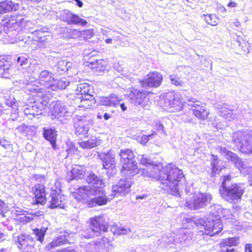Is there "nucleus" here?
Listing matches in <instances>:
<instances>
[{"label": "nucleus", "instance_id": "obj_2", "mask_svg": "<svg viewBox=\"0 0 252 252\" xmlns=\"http://www.w3.org/2000/svg\"><path fill=\"white\" fill-rule=\"evenodd\" d=\"M86 181L89 184L92 185V187L88 186L79 188L78 192L82 198L86 200L89 207L105 205L111 199V197L106 196V193L103 189L104 184L95 175L90 174Z\"/></svg>", "mask_w": 252, "mask_h": 252}, {"label": "nucleus", "instance_id": "obj_19", "mask_svg": "<svg viewBox=\"0 0 252 252\" xmlns=\"http://www.w3.org/2000/svg\"><path fill=\"white\" fill-rule=\"evenodd\" d=\"M162 81L161 74L157 72H150L141 81V86L144 88H157L160 86Z\"/></svg>", "mask_w": 252, "mask_h": 252}, {"label": "nucleus", "instance_id": "obj_41", "mask_svg": "<svg viewBox=\"0 0 252 252\" xmlns=\"http://www.w3.org/2000/svg\"><path fill=\"white\" fill-rule=\"evenodd\" d=\"M29 56L27 54H22L16 59V63L22 66H26L29 63Z\"/></svg>", "mask_w": 252, "mask_h": 252}, {"label": "nucleus", "instance_id": "obj_60", "mask_svg": "<svg viewBox=\"0 0 252 252\" xmlns=\"http://www.w3.org/2000/svg\"><path fill=\"white\" fill-rule=\"evenodd\" d=\"M212 166V174L214 175L216 174V171H218V169L217 168V164L215 161H214L211 163Z\"/></svg>", "mask_w": 252, "mask_h": 252}, {"label": "nucleus", "instance_id": "obj_4", "mask_svg": "<svg viewBox=\"0 0 252 252\" xmlns=\"http://www.w3.org/2000/svg\"><path fill=\"white\" fill-rule=\"evenodd\" d=\"M230 175L223 176L219 190L222 198L227 202L237 203L241 200L245 192V187L242 184L232 183Z\"/></svg>", "mask_w": 252, "mask_h": 252}, {"label": "nucleus", "instance_id": "obj_51", "mask_svg": "<svg viewBox=\"0 0 252 252\" xmlns=\"http://www.w3.org/2000/svg\"><path fill=\"white\" fill-rule=\"evenodd\" d=\"M156 128L157 130L162 134H166V132L164 130V126L161 123H157L156 124Z\"/></svg>", "mask_w": 252, "mask_h": 252}, {"label": "nucleus", "instance_id": "obj_30", "mask_svg": "<svg viewBox=\"0 0 252 252\" xmlns=\"http://www.w3.org/2000/svg\"><path fill=\"white\" fill-rule=\"evenodd\" d=\"M69 83V81L65 78H63L60 80H55L54 78L49 90L57 91L64 89Z\"/></svg>", "mask_w": 252, "mask_h": 252}, {"label": "nucleus", "instance_id": "obj_20", "mask_svg": "<svg viewBox=\"0 0 252 252\" xmlns=\"http://www.w3.org/2000/svg\"><path fill=\"white\" fill-rule=\"evenodd\" d=\"M18 248L22 252H33L34 241L29 235L22 234L18 238Z\"/></svg>", "mask_w": 252, "mask_h": 252}, {"label": "nucleus", "instance_id": "obj_8", "mask_svg": "<svg viewBox=\"0 0 252 252\" xmlns=\"http://www.w3.org/2000/svg\"><path fill=\"white\" fill-rule=\"evenodd\" d=\"M90 221V227L80 234L82 238L89 239L94 236H98L101 232H104L107 231L108 227L104 215H101L91 218Z\"/></svg>", "mask_w": 252, "mask_h": 252}, {"label": "nucleus", "instance_id": "obj_62", "mask_svg": "<svg viewBox=\"0 0 252 252\" xmlns=\"http://www.w3.org/2000/svg\"><path fill=\"white\" fill-rule=\"evenodd\" d=\"M21 221L24 223H27L30 221L32 219L29 217L24 216L20 218Z\"/></svg>", "mask_w": 252, "mask_h": 252}, {"label": "nucleus", "instance_id": "obj_18", "mask_svg": "<svg viewBox=\"0 0 252 252\" xmlns=\"http://www.w3.org/2000/svg\"><path fill=\"white\" fill-rule=\"evenodd\" d=\"M131 185L130 180L121 179L117 184L114 185L112 188V193L109 195L111 196L110 199L113 198L115 196H124L128 193Z\"/></svg>", "mask_w": 252, "mask_h": 252}, {"label": "nucleus", "instance_id": "obj_31", "mask_svg": "<svg viewBox=\"0 0 252 252\" xmlns=\"http://www.w3.org/2000/svg\"><path fill=\"white\" fill-rule=\"evenodd\" d=\"M101 143V140L95 136H92L87 141L78 142V144L83 149H92Z\"/></svg>", "mask_w": 252, "mask_h": 252}, {"label": "nucleus", "instance_id": "obj_14", "mask_svg": "<svg viewBox=\"0 0 252 252\" xmlns=\"http://www.w3.org/2000/svg\"><path fill=\"white\" fill-rule=\"evenodd\" d=\"M160 104L170 112H176L182 110L183 104L179 97L175 96L172 93H168L160 100Z\"/></svg>", "mask_w": 252, "mask_h": 252}, {"label": "nucleus", "instance_id": "obj_16", "mask_svg": "<svg viewBox=\"0 0 252 252\" xmlns=\"http://www.w3.org/2000/svg\"><path fill=\"white\" fill-rule=\"evenodd\" d=\"M73 114V112L61 102H57L52 111V116L59 120L62 123H65Z\"/></svg>", "mask_w": 252, "mask_h": 252}, {"label": "nucleus", "instance_id": "obj_64", "mask_svg": "<svg viewBox=\"0 0 252 252\" xmlns=\"http://www.w3.org/2000/svg\"><path fill=\"white\" fill-rule=\"evenodd\" d=\"M245 252H252V245L248 244L245 246Z\"/></svg>", "mask_w": 252, "mask_h": 252}, {"label": "nucleus", "instance_id": "obj_59", "mask_svg": "<svg viewBox=\"0 0 252 252\" xmlns=\"http://www.w3.org/2000/svg\"><path fill=\"white\" fill-rule=\"evenodd\" d=\"M0 145L5 148H6L7 146L10 145L9 142L5 139L0 140Z\"/></svg>", "mask_w": 252, "mask_h": 252}, {"label": "nucleus", "instance_id": "obj_44", "mask_svg": "<svg viewBox=\"0 0 252 252\" xmlns=\"http://www.w3.org/2000/svg\"><path fill=\"white\" fill-rule=\"evenodd\" d=\"M205 20L206 22L211 26H216L218 24V18L214 15H206Z\"/></svg>", "mask_w": 252, "mask_h": 252}, {"label": "nucleus", "instance_id": "obj_32", "mask_svg": "<svg viewBox=\"0 0 252 252\" xmlns=\"http://www.w3.org/2000/svg\"><path fill=\"white\" fill-rule=\"evenodd\" d=\"M72 63L66 60L59 61L54 66V69L59 74H63L69 70L72 66Z\"/></svg>", "mask_w": 252, "mask_h": 252}, {"label": "nucleus", "instance_id": "obj_56", "mask_svg": "<svg viewBox=\"0 0 252 252\" xmlns=\"http://www.w3.org/2000/svg\"><path fill=\"white\" fill-rule=\"evenodd\" d=\"M43 225L40 228H39V229L44 234H46L47 230L48 229V222H46L45 223H43Z\"/></svg>", "mask_w": 252, "mask_h": 252}, {"label": "nucleus", "instance_id": "obj_21", "mask_svg": "<svg viewBox=\"0 0 252 252\" xmlns=\"http://www.w3.org/2000/svg\"><path fill=\"white\" fill-rule=\"evenodd\" d=\"M128 97L131 103L135 105H141L143 107L146 106L145 102L147 97L145 92L134 90L129 93Z\"/></svg>", "mask_w": 252, "mask_h": 252}, {"label": "nucleus", "instance_id": "obj_35", "mask_svg": "<svg viewBox=\"0 0 252 252\" xmlns=\"http://www.w3.org/2000/svg\"><path fill=\"white\" fill-rule=\"evenodd\" d=\"M62 31L66 38H76L81 34L79 31L66 27L63 28Z\"/></svg>", "mask_w": 252, "mask_h": 252}, {"label": "nucleus", "instance_id": "obj_58", "mask_svg": "<svg viewBox=\"0 0 252 252\" xmlns=\"http://www.w3.org/2000/svg\"><path fill=\"white\" fill-rule=\"evenodd\" d=\"M185 191L188 195H190L194 192V189L191 186L187 187Z\"/></svg>", "mask_w": 252, "mask_h": 252}, {"label": "nucleus", "instance_id": "obj_3", "mask_svg": "<svg viewBox=\"0 0 252 252\" xmlns=\"http://www.w3.org/2000/svg\"><path fill=\"white\" fill-rule=\"evenodd\" d=\"M213 207L214 210H212L211 213L208 215L207 220L200 219L195 222L197 225L200 224L203 227L204 230L201 231L211 236L218 234L222 230L223 226L220 221V216L223 211L228 212L226 209L223 210L220 205H214Z\"/></svg>", "mask_w": 252, "mask_h": 252}, {"label": "nucleus", "instance_id": "obj_28", "mask_svg": "<svg viewBox=\"0 0 252 252\" xmlns=\"http://www.w3.org/2000/svg\"><path fill=\"white\" fill-rule=\"evenodd\" d=\"M68 237L69 234L67 231L64 230L61 232L60 235L54 238L53 241L46 247V249L49 251L53 248L67 243L68 241Z\"/></svg>", "mask_w": 252, "mask_h": 252}, {"label": "nucleus", "instance_id": "obj_37", "mask_svg": "<svg viewBox=\"0 0 252 252\" xmlns=\"http://www.w3.org/2000/svg\"><path fill=\"white\" fill-rule=\"evenodd\" d=\"M239 237H236L224 239L222 240L220 245L223 247L235 246L239 243Z\"/></svg>", "mask_w": 252, "mask_h": 252}, {"label": "nucleus", "instance_id": "obj_50", "mask_svg": "<svg viewBox=\"0 0 252 252\" xmlns=\"http://www.w3.org/2000/svg\"><path fill=\"white\" fill-rule=\"evenodd\" d=\"M84 36L85 38H91L93 35L94 32L92 30H87L82 32V33H81Z\"/></svg>", "mask_w": 252, "mask_h": 252}, {"label": "nucleus", "instance_id": "obj_24", "mask_svg": "<svg viewBox=\"0 0 252 252\" xmlns=\"http://www.w3.org/2000/svg\"><path fill=\"white\" fill-rule=\"evenodd\" d=\"M50 197L51 198L49 206L50 208H64L65 205L64 195L61 194V193L58 192V190H56L55 191L52 192Z\"/></svg>", "mask_w": 252, "mask_h": 252}, {"label": "nucleus", "instance_id": "obj_46", "mask_svg": "<svg viewBox=\"0 0 252 252\" xmlns=\"http://www.w3.org/2000/svg\"><path fill=\"white\" fill-rule=\"evenodd\" d=\"M169 78L172 84L176 86L183 85V82L177 75L172 74L170 75Z\"/></svg>", "mask_w": 252, "mask_h": 252}, {"label": "nucleus", "instance_id": "obj_39", "mask_svg": "<svg viewBox=\"0 0 252 252\" xmlns=\"http://www.w3.org/2000/svg\"><path fill=\"white\" fill-rule=\"evenodd\" d=\"M51 39V36H44L40 37V38L36 39L35 41L37 42V45L41 49H44L46 47L48 44L50 39Z\"/></svg>", "mask_w": 252, "mask_h": 252}, {"label": "nucleus", "instance_id": "obj_42", "mask_svg": "<svg viewBox=\"0 0 252 252\" xmlns=\"http://www.w3.org/2000/svg\"><path fill=\"white\" fill-rule=\"evenodd\" d=\"M212 125L213 127L217 129H221L225 128L227 125L225 123L222 122L217 118H214L212 122Z\"/></svg>", "mask_w": 252, "mask_h": 252}, {"label": "nucleus", "instance_id": "obj_26", "mask_svg": "<svg viewBox=\"0 0 252 252\" xmlns=\"http://www.w3.org/2000/svg\"><path fill=\"white\" fill-rule=\"evenodd\" d=\"M35 202L37 204H43L46 201L45 187L43 184H36L32 189Z\"/></svg>", "mask_w": 252, "mask_h": 252}, {"label": "nucleus", "instance_id": "obj_15", "mask_svg": "<svg viewBox=\"0 0 252 252\" xmlns=\"http://www.w3.org/2000/svg\"><path fill=\"white\" fill-rule=\"evenodd\" d=\"M188 105L197 118L201 120H205L208 118L209 111L200 101L194 98H190L188 100Z\"/></svg>", "mask_w": 252, "mask_h": 252}, {"label": "nucleus", "instance_id": "obj_45", "mask_svg": "<svg viewBox=\"0 0 252 252\" xmlns=\"http://www.w3.org/2000/svg\"><path fill=\"white\" fill-rule=\"evenodd\" d=\"M156 134L155 132H153L151 134L148 135H143L141 137H138L137 140L142 145H145L151 138H153Z\"/></svg>", "mask_w": 252, "mask_h": 252}, {"label": "nucleus", "instance_id": "obj_40", "mask_svg": "<svg viewBox=\"0 0 252 252\" xmlns=\"http://www.w3.org/2000/svg\"><path fill=\"white\" fill-rule=\"evenodd\" d=\"M93 68H95L97 70L101 71L103 69L104 67L106 65V63L104 60L96 59L95 62L91 63Z\"/></svg>", "mask_w": 252, "mask_h": 252}, {"label": "nucleus", "instance_id": "obj_10", "mask_svg": "<svg viewBox=\"0 0 252 252\" xmlns=\"http://www.w3.org/2000/svg\"><path fill=\"white\" fill-rule=\"evenodd\" d=\"M212 196L209 193H199L186 200L185 206L190 210H195L205 207L211 203Z\"/></svg>", "mask_w": 252, "mask_h": 252}, {"label": "nucleus", "instance_id": "obj_48", "mask_svg": "<svg viewBox=\"0 0 252 252\" xmlns=\"http://www.w3.org/2000/svg\"><path fill=\"white\" fill-rule=\"evenodd\" d=\"M67 147L66 150L67 155H73L77 151V148L72 142H68Z\"/></svg>", "mask_w": 252, "mask_h": 252}, {"label": "nucleus", "instance_id": "obj_36", "mask_svg": "<svg viewBox=\"0 0 252 252\" xmlns=\"http://www.w3.org/2000/svg\"><path fill=\"white\" fill-rule=\"evenodd\" d=\"M31 35H32V36L30 37L32 38L33 40L38 39L40 38V37L50 35L48 31V29L45 28H42L35 30L31 33Z\"/></svg>", "mask_w": 252, "mask_h": 252}, {"label": "nucleus", "instance_id": "obj_9", "mask_svg": "<svg viewBox=\"0 0 252 252\" xmlns=\"http://www.w3.org/2000/svg\"><path fill=\"white\" fill-rule=\"evenodd\" d=\"M232 142L238 150L243 153L252 154V133L238 131L232 136Z\"/></svg>", "mask_w": 252, "mask_h": 252}, {"label": "nucleus", "instance_id": "obj_23", "mask_svg": "<svg viewBox=\"0 0 252 252\" xmlns=\"http://www.w3.org/2000/svg\"><path fill=\"white\" fill-rule=\"evenodd\" d=\"M98 157L103 162V168L106 169H113L115 167V156L113 152L98 154Z\"/></svg>", "mask_w": 252, "mask_h": 252}, {"label": "nucleus", "instance_id": "obj_25", "mask_svg": "<svg viewBox=\"0 0 252 252\" xmlns=\"http://www.w3.org/2000/svg\"><path fill=\"white\" fill-rule=\"evenodd\" d=\"M174 243H186L189 241L192 237L191 231L184 228L178 230L176 233L173 236Z\"/></svg>", "mask_w": 252, "mask_h": 252}, {"label": "nucleus", "instance_id": "obj_57", "mask_svg": "<svg viewBox=\"0 0 252 252\" xmlns=\"http://www.w3.org/2000/svg\"><path fill=\"white\" fill-rule=\"evenodd\" d=\"M5 104L7 106H9V107H11V108L14 107H16L15 101H14L13 100L11 99L10 100H6Z\"/></svg>", "mask_w": 252, "mask_h": 252}, {"label": "nucleus", "instance_id": "obj_22", "mask_svg": "<svg viewBox=\"0 0 252 252\" xmlns=\"http://www.w3.org/2000/svg\"><path fill=\"white\" fill-rule=\"evenodd\" d=\"M86 172L84 165L75 164L72 167L71 170L67 173L66 180L67 182H70L73 180L82 179L84 177Z\"/></svg>", "mask_w": 252, "mask_h": 252}, {"label": "nucleus", "instance_id": "obj_5", "mask_svg": "<svg viewBox=\"0 0 252 252\" xmlns=\"http://www.w3.org/2000/svg\"><path fill=\"white\" fill-rule=\"evenodd\" d=\"M27 89L32 93H37V97L31 105H28L24 109V113L29 119H32L35 115L41 114V111L48 103V98L42 92L43 90L36 86L35 83L28 85Z\"/></svg>", "mask_w": 252, "mask_h": 252}, {"label": "nucleus", "instance_id": "obj_11", "mask_svg": "<svg viewBox=\"0 0 252 252\" xmlns=\"http://www.w3.org/2000/svg\"><path fill=\"white\" fill-rule=\"evenodd\" d=\"M76 92L78 95L81 96L79 98L81 100V104L79 105L80 107L81 106L86 108L91 105V101L94 99L92 94L93 93V87L89 84L86 83H80L77 85Z\"/></svg>", "mask_w": 252, "mask_h": 252}, {"label": "nucleus", "instance_id": "obj_29", "mask_svg": "<svg viewBox=\"0 0 252 252\" xmlns=\"http://www.w3.org/2000/svg\"><path fill=\"white\" fill-rule=\"evenodd\" d=\"M54 77L52 72L47 70L42 71L38 76L39 83L49 90Z\"/></svg>", "mask_w": 252, "mask_h": 252}, {"label": "nucleus", "instance_id": "obj_7", "mask_svg": "<svg viewBox=\"0 0 252 252\" xmlns=\"http://www.w3.org/2000/svg\"><path fill=\"white\" fill-rule=\"evenodd\" d=\"M120 161L122 164V172L128 177L138 174L139 169L137 167L135 156L132 150L129 149L121 150L120 154Z\"/></svg>", "mask_w": 252, "mask_h": 252}, {"label": "nucleus", "instance_id": "obj_38", "mask_svg": "<svg viewBox=\"0 0 252 252\" xmlns=\"http://www.w3.org/2000/svg\"><path fill=\"white\" fill-rule=\"evenodd\" d=\"M0 5L2 13L12 10L14 6L12 1L8 0L0 2Z\"/></svg>", "mask_w": 252, "mask_h": 252}, {"label": "nucleus", "instance_id": "obj_17", "mask_svg": "<svg viewBox=\"0 0 252 252\" xmlns=\"http://www.w3.org/2000/svg\"><path fill=\"white\" fill-rule=\"evenodd\" d=\"M58 16L62 21L66 22L69 25H77L84 27L88 23L86 20L67 9L61 11Z\"/></svg>", "mask_w": 252, "mask_h": 252}, {"label": "nucleus", "instance_id": "obj_61", "mask_svg": "<svg viewBox=\"0 0 252 252\" xmlns=\"http://www.w3.org/2000/svg\"><path fill=\"white\" fill-rule=\"evenodd\" d=\"M35 178L36 181L39 182H42L44 181V177L41 175H35Z\"/></svg>", "mask_w": 252, "mask_h": 252}, {"label": "nucleus", "instance_id": "obj_12", "mask_svg": "<svg viewBox=\"0 0 252 252\" xmlns=\"http://www.w3.org/2000/svg\"><path fill=\"white\" fill-rule=\"evenodd\" d=\"M75 134L78 136L87 134L89 126L93 124L91 115L85 114L83 116L75 115L73 118Z\"/></svg>", "mask_w": 252, "mask_h": 252}, {"label": "nucleus", "instance_id": "obj_63", "mask_svg": "<svg viewBox=\"0 0 252 252\" xmlns=\"http://www.w3.org/2000/svg\"><path fill=\"white\" fill-rule=\"evenodd\" d=\"M12 109V113L11 114L10 117H13V115H15V118H17L18 115V109H17L16 107H14Z\"/></svg>", "mask_w": 252, "mask_h": 252}, {"label": "nucleus", "instance_id": "obj_52", "mask_svg": "<svg viewBox=\"0 0 252 252\" xmlns=\"http://www.w3.org/2000/svg\"><path fill=\"white\" fill-rule=\"evenodd\" d=\"M7 205L3 201L0 199V214L4 216V213L6 211Z\"/></svg>", "mask_w": 252, "mask_h": 252}, {"label": "nucleus", "instance_id": "obj_1", "mask_svg": "<svg viewBox=\"0 0 252 252\" xmlns=\"http://www.w3.org/2000/svg\"><path fill=\"white\" fill-rule=\"evenodd\" d=\"M140 161L146 167L142 173L145 174L146 172V176L159 181L160 189L175 196H180L179 183L185 179L181 170L172 164L163 167L160 163H155L146 155H142Z\"/></svg>", "mask_w": 252, "mask_h": 252}, {"label": "nucleus", "instance_id": "obj_55", "mask_svg": "<svg viewBox=\"0 0 252 252\" xmlns=\"http://www.w3.org/2000/svg\"><path fill=\"white\" fill-rule=\"evenodd\" d=\"M52 191H55L56 190H58V192L61 193V189L60 183L58 182L55 183L54 187H52Z\"/></svg>", "mask_w": 252, "mask_h": 252}, {"label": "nucleus", "instance_id": "obj_6", "mask_svg": "<svg viewBox=\"0 0 252 252\" xmlns=\"http://www.w3.org/2000/svg\"><path fill=\"white\" fill-rule=\"evenodd\" d=\"M30 23V21L23 18H11L6 21L4 24V29L6 28L8 31L5 35L6 42L10 44L22 42L25 44L24 38L20 36L18 32L24 30Z\"/></svg>", "mask_w": 252, "mask_h": 252}, {"label": "nucleus", "instance_id": "obj_43", "mask_svg": "<svg viewBox=\"0 0 252 252\" xmlns=\"http://www.w3.org/2000/svg\"><path fill=\"white\" fill-rule=\"evenodd\" d=\"M17 130L20 132H27L29 130H32L33 132H35L36 128L34 126H29L25 124H22L17 127Z\"/></svg>", "mask_w": 252, "mask_h": 252}, {"label": "nucleus", "instance_id": "obj_54", "mask_svg": "<svg viewBox=\"0 0 252 252\" xmlns=\"http://www.w3.org/2000/svg\"><path fill=\"white\" fill-rule=\"evenodd\" d=\"M129 229H125L124 228H120L117 229V233L120 235H126L130 232Z\"/></svg>", "mask_w": 252, "mask_h": 252}, {"label": "nucleus", "instance_id": "obj_13", "mask_svg": "<svg viewBox=\"0 0 252 252\" xmlns=\"http://www.w3.org/2000/svg\"><path fill=\"white\" fill-rule=\"evenodd\" d=\"M220 150L221 154L224 155L227 159L233 162L241 173L247 175L251 174L252 168L248 165L247 161H242L237 155L225 148L221 147Z\"/></svg>", "mask_w": 252, "mask_h": 252}, {"label": "nucleus", "instance_id": "obj_34", "mask_svg": "<svg viewBox=\"0 0 252 252\" xmlns=\"http://www.w3.org/2000/svg\"><path fill=\"white\" fill-rule=\"evenodd\" d=\"M219 113L220 116L228 121H231L235 117V116L233 114L232 111L228 109L226 104L223 105L221 108H219Z\"/></svg>", "mask_w": 252, "mask_h": 252}, {"label": "nucleus", "instance_id": "obj_27", "mask_svg": "<svg viewBox=\"0 0 252 252\" xmlns=\"http://www.w3.org/2000/svg\"><path fill=\"white\" fill-rule=\"evenodd\" d=\"M44 138L49 141L54 150L57 149V130L54 127H44L42 130Z\"/></svg>", "mask_w": 252, "mask_h": 252}, {"label": "nucleus", "instance_id": "obj_33", "mask_svg": "<svg viewBox=\"0 0 252 252\" xmlns=\"http://www.w3.org/2000/svg\"><path fill=\"white\" fill-rule=\"evenodd\" d=\"M12 69L8 63H5V61L0 60V76L4 78H9L11 76Z\"/></svg>", "mask_w": 252, "mask_h": 252}, {"label": "nucleus", "instance_id": "obj_53", "mask_svg": "<svg viewBox=\"0 0 252 252\" xmlns=\"http://www.w3.org/2000/svg\"><path fill=\"white\" fill-rule=\"evenodd\" d=\"M103 104L106 106L115 105V102L112 100L110 98L106 97L102 101Z\"/></svg>", "mask_w": 252, "mask_h": 252}, {"label": "nucleus", "instance_id": "obj_49", "mask_svg": "<svg viewBox=\"0 0 252 252\" xmlns=\"http://www.w3.org/2000/svg\"><path fill=\"white\" fill-rule=\"evenodd\" d=\"M236 41L238 43V45L240 46H241L242 48L244 50V51H247V50L249 51L248 49L247 48V42L242 39V38L240 36H238L237 37Z\"/></svg>", "mask_w": 252, "mask_h": 252}, {"label": "nucleus", "instance_id": "obj_47", "mask_svg": "<svg viewBox=\"0 0 252 252\" xmlns=\"http://www.w3.org/2000/svg\"><path fill=\"white\" fill-rule=\"evenodd\" d=\"M33 234L35 235L36 239L40 243H42L44 238L45 234L41 232L39 228L33 229Z\"/></svg>", "mask_w": 252, "mask_h": 252}]
</instances>
